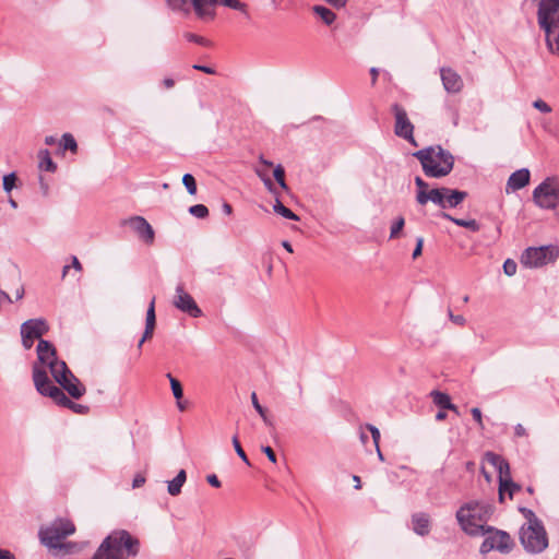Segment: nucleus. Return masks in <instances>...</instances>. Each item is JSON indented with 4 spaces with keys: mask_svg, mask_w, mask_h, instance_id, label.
Instances as JSON below:
<instances>
[{
    "mask_svg": "<svg viewBox=\"0 0 559 559\" xmlns=\"http://www.w3.org/2000/svg\"><path fill=\"white\" fill-rule=\"evenodd\" d=\"M493 513V507L485 501H469L456 511V520L461 528L471 536H480L493 531L486 525Z\"/></svg>",
    "mask_w": 559,
    "mask_h": 559,
    "instance_id": "nucleus-1",
    "label": "nucleus"
},
{
    "mask_svg": "<svg viewBox=\"0 0 559 559\" xmlns=\"http://www.w3.org/2000/svg\"><path fill=\"white\" fill-rule=\"evenodd\" d=\"M140 542L126 530L111 532L99 545L92 559H124L135 557Z\"/></svg>",
    "mask_w": 559,
    "mask_h": 559,
    "instance_id": "nucleus-2",
    "label": "nucleus"
},
{
    "mask_svg": "<svg viewBox=\"0 0 559 559\" xmlns=\"http://www.w3.org/2000/svg\"><path fill=\"white\" fill-rule=\"evenodd\" d=\"M423 167L424 174L430 178L448 176L454 167L453 154L441 145H431L413 153Z\"/></svg>",
    "mask_w": 559,
    "mask_h": 559,
    "instance_id": "nucleus-3",
    "label": "nucleus"
},
{
    "mask_svg": "<svg viewBox=\"0 0 559 559\" xmlns=\"http://www.w3.org/2000/svg\"><path fill=\"white\" fill-rule=\"evenodd\" d=\"M33 382L36 391L50 397L58 406L68 408L78 415H87L90 406L75 403L61 389L53 384L49 379L47 371L39 368L37 364L32 367Z\"/></svg>",
    "mask_w": 559,
    "mask_h": 559,
    "instance_id": "nucleus-4",
    "label": "nucleus"
},
{
    "mask_svg": "<svg viewBox=\"0 0 559 559\" xmlns=\"http://www.w3.org/2000/svg\"><path fill=\"white\" fill-rule=\"evenodd\" d=\"M537 3V23L545 32L547 48L559 55V0H535Z\"/></svg>",
    "mask_w": 559,
    "mask_h": 559,
    "instance_id": "nucleus-5",
    "label": "nucleus"
},
{
    "mask_svg": "<svg viewBox=\"0 0 559 559\" xmlns=\"http://www.w3.org/2000/svg\"><path fill=\"white\" fill-rule=\"evenodd\" d=\"M75 532L74 524L68 519H56L49 525L40 527L39 538L43 545L55 551L62 544V539Z\"/></svg>",
    "mask_w": 559,
    "mask_h": 559,
    "instance_id": "nucleus-6",
    "label": "nucleus"
},
{
    "mask_svg": "<svg viewBox=\"0 0 559 559\" xmlns=\"http://www.w3.org/2000/svg\"><path fill=\"white\" fill-rule=\"evenodd\" d=\"M53 380L59 384V389L68 393L73 400H80L86 393V386L70 370L67 364H57L52 367L51 373Z\"/></svg>",
    "mask_w": 559,
    "mask_h": 559,
    "instance_id": "nucleus-7",
    "label": "nucleus"
},
{
    "mask_svg": "<svg viewBox=\"0 0 559 559\" xmlns=\"http://www.w3.org/2000/svg\"><path fill=\"white\" fill-rule=\"evenodd\" d=\"M520 542L524 549L531 554H539L548 547V535L543 522L536 525H522Z\"/></svg>",
    "mask_w": 559,
    "mask_h": 559,
    "instance_id": "nucleus-8",
    "label": "nucleus"
},
{
    "mask_svg": "<svg viewBox=\"0 0 559 559\" xmlns=\"http://www.w3.org/2000/svg\"><path fill=\"white\" fill-rule=\"evenodd\" d=\"M559 258V247L555 245L530 247L521 255V263L531 269L542 267Z\"/></svg>",
    "mask_w": 559,
    "mask_h": 559,
    "instance_id": "nucleus-9",
    "label": "nucleus"
},
{
    "mask_svg": "<svg viewBox=\"0 0 559 559\" xmlns=\"http://www.w3.org/2000/svg\"><path fill=\"white\" fill-rule=\"evenodd\" d=\"M533 200L537 206L554 210L559 204V188L551 178H546L533 191Z\"/></svg>",
    "mask_w": 559,
    "mask_h": 559,
    "instance_id": "nucleus-10",
    "label": "nucleus"
},
{
    "mask_svg": "<svg viewBox=\"0 0 559 559\" xmlns=\"http://www.w3.org/2000/svg\"><path fill=\"white\" fill-rule=\"evenodd\" d=\"M391 110L395 118L394 133L406 140L411 145L418 146L414 138V124L408 119L405 108L395 103L391 106Z\"/></svg>",
    "mask_w": 559,
    "mask_h": 559,
    "instance_id": "nucleus-11",
    "label": "nucleus"
},
{
    "mask_svg": "<svg viewBox=\"0 0 559 559\" xmlns=\"http://www.w3.org/2000/svg\"><path fill=\"white\" fill-rule=\"evenodd\" d=\"M37 361L33 364L38 365L39 368H43L45 371V367L49 368L50 373H52V367L57 366V364H66V361L58 359L57 350L53 344L47 340L40 338L37 344Z\"/></svg>",
    "mask_w": 559,
    "mask_h": 559,
    "instance_id": "nucleus-12",
    "label": "nucleus"
},
{
    "mask_svg": "<svg viewBox=\"0 0 559 559\" xmlns=\"http://www.w3.org/2000/svg\"><path fill=\"white\" fill-rule=\"evenodd\" d=\"M173 304L177 309L188 313L192 318L202 316V310L199 308L193 297L185 290L182 284L177 285Z\"/></svg>",
    "mask_w": 559,
    "mask_h": 559,
    "instance_id": "nucleus-13",
    "label": "nucleus"
},
{
    "mask_svg": "<svg viewBox=\"0 0 559 559\" xmlns=\"http://www.w3.org/2000/svg\"><path fill=\"white\" fill-rule=\"evenodd\" d=\"M122 225H129L136 234L139 239L145 245H153L155 240V231L152 225L143 216H131L122 221Z\"/></svg>",
    "mask_w": 559,
    "mask_h": 559,
    "instance_id": "nucleus-14",
    "label": "nucleus"
},
{
    "mask_svg": "<svg viewBox=\"0 0 559 559\" xmlns=\"http://www.w3.org/2000/svg\"><path fill=\"white\" fill-rule=\"evenodd\" d=\"M441 81L444 90L450 94L460 93L463 90L464 83L461 75L452 68L440 69Z\"/></svg>",
    "mask_w": 559,
    "mask_h": 559,
    "instance_id": "nucleus-15",
    "label": "nucleus"
},
{
    "mask_svg": "<svg viewBox=\"0 0 559 559\" xmlns=\"http://www.w3.org/2000/svg\"><path fill=\"white\" fill-rule=\"evenodd\" d=\"M21 331L25 333L27 338H41L49 331V325L43 318L29 319L22 323Z\"/></svg>",
    "mask_w": 559,
    "mask_h": 559,
    "instance_id": "nucleus-16",
    "label": "nucleus"
},
{
    "mask_svg": "<svg viewBox=\"0 0 559 559\" xmlns=\"http://www.w3.org/2000/svg\"><path fill=\"white\" fill-rule=\"evenodd\" d=\"M531 173L527 168H521L512 173L507 181L506 191H516L530 183Z\"/></svg>",
    "mask_w": 559,
    "mask_h": 559,
    "instance_id": "nucleus-17",
    "label": "nucleus"
},
{
    "mask_svg": "<svg viewBox=\"0 0 559 559\" xmlns=\"http://www.w3.org/2000/svg\"><path fill=\"white\" fill-rule=\"evenodd\" d=\"M445 187L431 189L428 193L420 192L416 195V201L420 205H426L429 201L439 205L441 209H445Z\"/></svg>",
    "mask_w": 559,
    "mask_h": 559,
    "instance_id": "nucleus-18",
    "label": "nucleus"
},
{
    "mask_svg": "<svg viewBox=\"0 0 559 559\" xmlns=\"http://www.w3.org/2000/svg\"><path fill=\"white\" fill-rule=\"evenodd\" d=\"M484 459L487 463H489L497 469L499 480L504 476H509L510 465L508 461L503 459L500 454H497L492 451H487L484 454Z\"/></svg>",
    "mask_w": 559,
    "mask_h": 559,
    "instance_id": "nucleus-19",
    "label": "nucleus"
},
{
    "mask_svg": "<svg viewBox=\"0 0 559 559\" xmlns=\"http://www.w3.org/2000/svg\"><path fill=\"white\" fill-rule=\"evenodd\" d=\"M489 533L493 538V546L497 550L506 554L512 549L513 542L507 532L493 528V531Z\"/></svg>",
    "mask_w": 559,
    "mask_h": 559,
    "instance_id": "nucleus-20",
    "label": "nucleus"
},
{
    "mask_svg": "<svg viewBox=\"0 0 559 559\" xmlns=\"http://www.w3.org/2000/svg\"><path fill=\"white\" fill-rule=\"evenodd\" d=\"M412 525L414 532L419 536H426L430 532L429 515L424 512L415 513L412 515Z\"/></svg>",
    "mask_w": 559,
    "mask_h": 559,
    "instance_id": "nucleus-21",
    "label": "nucleus"
},
{
    "mask_svg": "<svg viewBox=\"0 0 559 559\" xmlns=\"http://www.w3.org/2000/svg\"><path fill=\"white\" fill-rule=\"evenodd\" d=\"M191 2L198 17H214L215 13L212 8L218 3V0H191Z\"/></svg>",
    "mask_w": 559,
    "mask_h": 559,
    "instance_id": "nucleus-22",
    "label": "nucleus"
},
{
    "mask_svg": "<svg viewBox=\"0 0 559 559\" xmlns=\"http://www.w3.org/2000/svg\"><path fill=\"white\" fill-rule=\"evenodd\" d=\"M520 490L521 486L512 480L510 473L509 476H504L499 480V501H503L506 493L512 499L514 493Z\"/></svg>",
    "mask_w": 559,
    "mask_h": 559,
    "instance_id": "nucleus-23",
    "label": "nucleus"
},
{
    "mask_svg": "<svg viewBox=\"0 0 559 559\" xmlns=\"http://www.w3.org/2000/svg\"><path fill=\"white\" fill-rule=\"evenodd\" d=\"M444 191H445V193H444L445 209L447 207H456L468 195L466 191H462V190H453V189H450V188H445Z\"/></svg>",
    "mask_w": 559,
    "mask_h": 559,
    "instance_id": "nucleus-24",
    "label": "nucleus"
},
{
    "mask_svg": "<svg viewBox=\"0 0 559 559\" xmlns=\"http://www.w3.org/2000/svg\"><path fill=\"white\" fill-rule=\"evenodd\" d=\"M440 217H442L443 219L450 221L460 227L467 228L474 233H476L480 229V225L476 219L456 218L447 212H441Z\"/></svg>",
    "mask_w": 559,
    "mask_h": 559,
    "instance_id": "nucleus-25",
    "label": "nucleus"
},
{
    "mask_svg": "<svg viewBox=\"0 0 559 559\" xmlns=\"http://www.w3.org/2000/svg\"><path fill=\"white\" fill-rule=\"evenodd\" d=\"M156 324V314H155V298L148 305L146 311V321H145V330H144V338H151Z\"/></svg>",
    "mask_w": 559,
    "mask_h": 559,
    "instance_id": "nucleus-26",
    "label": "nucleus"
},
{
    "mask_svg": "<svg viewBox=\"0 0 559 559\" xmlns=\"http://www.w3.org/2000/svg\"><path fill=\"white\" fill-rule=\"evenodd\" d=\"M187 474L185 469H180L177 476L168 481L167 491L170 496H178L181 492V488L186 483Z\"/></svg>",
    "mask_w": 559,
    "mask_h": 559,
    "instance_id": "nucleus-27",
    "label": "nucleus"
},
{
    "mask_svg": "<svg viewBox=\"0 0 559 559\" xmlns=\"http://www.w3.org/2000/svg\"><path fill=\"white\" fill-rule=\"evenodd\" d=\"M39 164L38 167L40 170H45L48 173H55L57 169L56 163L50 157V152L47 148L40 150L38 152Z\"/></svg>",
    "mask_w": 559,
    "mask_h": 559,
    "instance_id": "nucleus-28",
    "label": "nucleus"
},
{
    "mask_svg": "<svg viewBox=\"0 0 559 559\" xmlns=\"http://www.w3.org/2000/svg\"><path fill=\"white\" fill-rule=\"evenodd\" d=\"M312 11L314 14H317L318 16H320V19L326 24V25H331L334 23V21L336 20V15L335 13L330 10L329 8L324 7V5H314L312 8Z\"/></svg>",
    "mask_w": 559,
    "mask_h": 559,
    "instance_id": "nucleus-29",
    "label": "nucleus"
},
{
    "mask_svg": "<svg viewBox=\"0 0 559 559\" xmlns=\"http://www.w3.org/2000/svg\"><path fill=\"white\" fill-rule=\"evenodd\" d=\"M430 396L432 397L433 403L441 409H447L451 405V397L444 392L433 390L431 391Z\"/></svg>",
    "mask_w": 559,
    "mask_h": 559,
    "instance_id": "nucleus-30",
    "label": "nucleus"
},
{
    "mask_svg": "<svg viewBox=\"0 0 559 559\" xmlns=\"http://www.w3.org/2000/svg\"><path fill=\"white\" fill-rule=\"evenodd\" d=\"M166 377L169 380L170 388H171L175 399L177 401H180L183 396V389H182L180 381L178 379L174 378L170 373H167ZM178 407L180 409H183V406L181 405L180 402H178Z\"/></svg>",
    "mask_w": 559,
    "mask_h": 559,
    "instance_id": "nucleus-31",
    "label": "nucleus"
},
{
    "mask_svg": "<svg viewBox=\"0 0 559 559\" xmlns=\"http://www.w3.org/2000/svg\"><path fill=\"white\" fill-rule=\"evenodd\" d=\"M273 210L284 218L290 221H299V216L295 214L290 209L286 207L278 199H276L275 204L273 205Z\"/></svg>",
    "mask_w": 559,
    "mask_h": 559,
    "instance_id": "nucleus-32",
    "label": "nucleus"
},
{
    "mask_svg": "<svg viewBox=\"0 0 559 559\" xmlns=\"http://www.w3.org/2000/svg\"><path fill=\"white\" fill-rule=\"evenodd\" d=\"M251 402L254 409L258 412V414L263 419L264 424L267 426H273L272 421L266 415V409L259 403L258 396L255 392L251 393Z\"/></svg>",
    "mask_w": 559,
    "mask_h": 559,
    "instance_id": "nucleus-33",
    "label": "nucleus"
},
{
    "mask_svg": "<svg viewBox=\"0 0 559 559\" xmlns=\"http://www.w3.org/2000/svg\"><path fill=\"white\" fill-rule=\"evenodd\" d=\"M60 146L63 151H71L72 153H75L78 150V143L72 134L64 133L60 140Z\"/></svg>",
    "mask_w": 559,
    "mask_h": 559,
    "instance_id": "nucleus-34",
    "label": "nucleus"
},
{
    "mask_svg": "<svg viewBox=\"0 0 559 559\" xmlns=\"http://www.w3.org/2000/svg\"><path fill=\"white\" fill-rule=\"evenodd\" d=\"M218 3L230 9L238 10L249 17L248 5L239 0H218Z\"/></svg>",
    "mask_w": 559,
    "mask_h": 559,
    "instance_id": "nucleus-35",
    "label": "nucleus"
},
{
    "mask_svg": "<svg viewBox=\"0 0 559 559\" xmlns=\"http://www.w3.org/2000/svg\"><path fill=\"white\" fill-rule=\"evenodd\" d=\"M519 511L521 514L526 519V523L524 525H536L537 523H540L542 521L536 516L533 510L520 507Z\"/></svg>",
    "mask_w": 559,
    "mask_h": 559,
    "instance_id": "nucleus-36",
    "label": "nucleus"
},
{
    "mask_svg": "<svg viewBox=\"0 0 559 559\" xmlns=\"http://www.w3.org/2000/svg\"><path fill=\"white\" fill-rule=\"evenodd\" d=\"M182 183L186 187L189 194L194 195L197 193V182L191 174L183 175Z\"/></svg>",
    "mask_w": 559,
    "mask_h": 559,
    "instance_id": "nucleus-37",
    "label": "nucleus"
},
{
    "mask_svg": "<svg viewBox=\"0 0 559 559\" xmlns=\"http://www.w3.org/2000/svg\"><path fill=\"white\" fill-rule=\"evenodd\" d=\"M405 225V219L403 216H399L391 226L390 231V239L397 238L400 236V233L402 231L403 227Z\"/></svg>",
    "mask_w": 559,
    "mask_h": 559,
    "instance_id": "nucleus-38",
    "label": "nucleus"
},
{
    "mask_svg": "<svg viewBox=\"0 0 559 559\" xmlns=\"http://www.w3.org/2000/svg\"><path fill=\"white\" fill-rule=\"evenodd\" d=\"M189 213L198 218H205L209 216V209L204 204H195L189 207Z\"/></svg>",
    "mask_w": 559,
    "mask_h": 559,
    "instance_id": "nucleus-39",
    "label": "nucleus"
},
{
    "mask_svg": "<svg viewBox=\"0 0 559 559\" xmlns=\"http://www.w3.org/2000/svg\"><path fill=\"white\" fill-rule=\"evenodd\" d=\"M16 175L15 173H10L8 175H5L3 177V180H2V186H3V190L7 192V193H10L12 191V189L14 188L15 186V181H16Z\"/></svg>",
    "mask_w": 559,
    "mask_h": 559,
    "instance_id": "nucleus-40",
    "label": "nucleus"
},
{
    "mask_svg": "<svg viewBox=\"0 0 559 559\" xmlns=\"http://www.w3.org/2000/svg\"><path fill=\"white\" fill-rule=\"evenodd\" d=\"M273 176H274L275 180L277 181V183L281 186V188H283L285 190L288 188L285 182V170L282 165H277L274 168Z\"/></svg>",
    "mask_w": 559,
    "mask_h": 559,
    "instance_id": "nucleus-41",
    "label": "nucleus"
},
{
    "mask_svg": "<svg viewBox=\"0 0 559 559\" xmlns=\"http://www.w3.org/2000/svg\"><path fill=\"white\" fill-rule=\"evenodd\" d=\"M233 445H234V449H235L237 455L241 459V461L243 463H246L247 465H250L249 459H248L246 452L243 451L237 436L233 437Z\"/></svg>",
    "mask_w": 559,
    "mask_h": 559,
    "instance_id": "nucleus-42",
    "label": "nucleus"
},
{
    "mask_svg": "<svg viewBox=\"0 0 559 559\" xmlns=\"http://www.w3.org/2000/svg\"><path fill=\"white\" fill-rule=\"evenodd\" d=\"M167 5L173 11H188V0H167Z\"/></svg>",
    "mask_w": 559,
    "mask_h": 559,
    "instance_id": "nucleus-43",
    "label": "nucleus"
},
{
    "mask_svg": "<svg viewBox=\"0 0 559 559\" xmlns=\"http://www.w3.org/2000/svg\"><path fill=\"white\" fill-rule=\"evenodd\" d=\"M185 38L189 41H192V43H195L198 45H201V46H210L211 43L210 40H207L206 38L202 37V36H199L197 34H193V33H185Z\"/></svg>",
    "mask_w": 559,
    "mask_h": 559,
    "instance_id": "nucleus-44",
    "label": "nucleus"
},
{
    "mask_svg": "<svg viewBox=\"0 0 559 559\" xmlns=\"http://www.w3.org/2000/svg\"><path fill=\"white\" fill-rule=\"evenodd\" d=\"M79 548H78V545L75 543H62L58 549L56 550L55 555H58L59 552H63V554H72L74 551H76Z\"/></svg>",
    "mask_w": 559,
    "mask_h": 559,
    "instance_id": "nucleus-45",
    "label": "nucleus"
},
{
    "mask_svg": "<svg viewBox=\"0 0 559 559\" xmlns=\"http://www.w3.org/2000/svg\"><path fill=\"white\" fill-rule=\"evenodd\" d=\"M493 549H496V548L493 546V538L491 537V534H490L481 543L479 551L485 555V554L490 552Z\"/></svg>",
    "mask_w": 559,
    "mask_h": 559,
    "instance_id": "nucleus-46",
    "label": "nucleus"
},
{
    "mask_svg": "<svg viewBox=\"0 0 559 559\" xmlns=\"http://www.w3.org/2000/svg\"><path fill=\"white\" fill-rule=\"evenodd\" d=\"M518 265L512 259H507L503 263V272L508 276H512L516 273Z\"/></svg>",
    "mask_w": 559,
    "mask_h": 559,
    "instance_id": "nucleus-47",
    "label": "nucleus"
},
{
    "mask_svg": "<svg viewBox=\"0 0 559 559\" xmlns=\"http://www.w3.org/2000/svg\"><path fill=\"white\" fill-rule=\"evenodd\" d=\"M415 185L417 187L416 195H419L420 192L428 193L430 190H428L429 185L421 177L417 176L415 177Z\"/></svg>",
    "mask_w": 559,
    "mask_h": 559,
    "instance_id": "nucleus-48",
    "label": "nucleus"
},
{
    "mask_svg": "<svg viewBox=\"0 0 559 559\" xmlns=\"http://www.w3.org/2000/svg\"><path fill=\"white\" fill-rule=\"evenodd\" d=\"M533 107L543 114L551 112V107L540 98L533 102Z\"/></svg>",
    "mask_w": 559,
    "mask_h": 559,
    "instance_id": "nucleus-49",
    "label": "nucleus"
},
{
    "mask_svg": "<svg viewBox=\"0 0 559 559\" xmlns=\"http://www.w3.org/2000/svg\"><path fill=\"white\" fill-rule=\"evenodd\" d=\"M448 317L454 324L460 326H463L466 322L462 314H454L450 308L448 309Z\"/></svg>",
    "mask_w": 559,
    "mask_h": 559,
    "instance_id": "nucleus-50",
    "label": "nucleus"
},
{
    "mask_svg": "<svg viewBox=\"0 0 559 559\" xmlns=\"http://www.w3.org/2000/svg\"><path fill=\"white\" fill-rule=\"evenodd\" d=\"M366 428L371 432V438L373 440L374 447L378 448L379 441H380V431H379V429L376 426L371 425V424H367Z\"/></svg>",
    "mask_w": 559,
    "mask_h": 559,
    "instance_id": "nucleus-51",
    "label": "nucleus"
},
{
    "mask_svg": "<svg viewBox=\"0 0 559 559\" xmlns=\"http://www.w3.org/2000/svg\"><path fill=\"white\" fill-rule=\"evenodd\" d=\"M471 413H472L474 420L478 424V427L480 429H484L481 411L478 407H474L471 409Z\"/></svg>",
    "mask_w": 559,
    "mask_h": 559,
    "instance_id": "nucleus-52",
    "label": "nucleus"
},
{
    "mask_svg": "<svg viewBox=\"0 0 559 559\" xmlns=\"http://www.w3.org/2000/svg\"><path fill=\"white\" fill-rule=\"evenodd\" d=\"M257 175L261 178V180L263 181L264 186L270 190L272 191L274 185H273V181L272 179L264 175L262 171H260L259 169H257Z\"/></svg>",
    "mask_w": 559,
    "mask_h": 559,
    "instance_id": "nucleus-53",
    "label": "nucleus"
},
{
    "mask_svg": "<svg viewBox=\"0 0 559 559\" xmlns=\"http://www.w3.org/2000/svg\"><path fill=\"white\" fill-rule=\"evenodd\" d=\"M423 246H424V238L423 237H418L417 240H416V247L413 251V259H417L421 252H423Z\"/></svg>",
    "mask_w": 559,
    "mask_h": 559,
    "instance_id": "nucleus-54",
    "label": "nucleus"
},
{
    "mask_svg": "<svg viewBox=\"0 0 559 559\" xmlns=\"http://www.w3.org/2000/svg\"><path fill=\"white\" fill-rule=\"evenodd\" d=\"M261 450L272 463H276V454L271 447L263 445Z\"/></svg>",
    "mask_w": 559,
    "mask_h": 559,
    "instance_id": "nucleus-55",
    "label": "nucleus"
},
{
    "mask_svg": "<svg viewBox=\"0 0 559 559\" xmlns=\"http://www.w3.org/2000/svg\"><path fill=\"white\" fill-rule=\"evenodd\" d=\"M324 1L335 9L344 8L348 2V0H324Z\"/></svg>",
    "mask_w": 559,
    "mask_h": 559,
    "instance_id": "nucleus-56",
    "label": "nucleus"
},
{
    "mask_svg": "<svg viewBox=\"0 0 559 559\" xmlns=\"http://www.w3.org/2000/svg\"><path fill=\"white\" fill-rule=\"evenodd\" d=\"M145 484V477L141 474H138L135 475V477L133 478V481H132V487L133 488H140L141 486H143Z\"/></svg>",
    "mask_w": 559,
    "mask_h": 559,
    "instance_id": "nucleus-57",
    "label": "nucleus"
},
{
    "mask_svg": "<svg viewBox=\"0 0 559 559\" xmlns=\"http://www.w3.org/2000/svg\"><path fill=\"white\" fill-rule=\"evenodd\" d=\"M206 480L211 486L215 488H219L222 485L218 477L215 474L207 475Z\"/></svg>",
    "mask_w": 559,
    "mask_h": 559,
    "instance_id": "nucleus-58",
    "label": "nucleus"
},
{
    "mask_svg": "<svg viewBox=\"0 0 559 559\" xmlns=\"http://www.w3.org/2000/svg\"><path fill=\"white\" fill-rule=\"evenodd\" d=\"M192 68L194 70L202 71V72L207 73V74H215V70L213 68H211V67H207V66L193 64Z\"/></svg>",
    "mask_w": 559,
    "mask_h": 559,
    "instance_id": "nucleus-59",
    "label": "nucleus"
},
{
    "mask_svg": "<svg viewBox=\"0 0 559 559\" xmlns=\"http://www.w3.org/2000/svg\"><path fill=\"white\" fill-rule=\"evenodd\" d=\"M21 336H22V344L24 346L25 349H29L32 348L33 344H34V341L35 338H27L25 336V333L21 331Z\"/></svg>",
    "mask_w": 559,
    "mask_h": 559,
    "instance_id": "nucleus-60",
    "label": "nucleus"
},
{
    "mask_svg": "<svg viewBox=\"0 0 559 559\" xmlns=\"http://www.w3.org/2000/svg\"><path fill=\"white\" fill-rule=\"evenodd\" d=\"M514 435L516 437H525L527 435L526 429L523 427V425L518 424L514 427Z\"/></svg>",
    "mask_w": 559,
    "mask_h": 559,
    "instance_id": "nucleus-61",
    "label": "nucleus"
},
{
    "mask_svg": "<svg viewBox=\"0 0 559 559\" xmlns=\"http://www.w3.org/2000/svg\"><path fill=\"white\" fill-rule=\"evenodd\" d=\"M370 74H371V84L374 85L377 83V80H378V75H379V69L378 68H371L370 69Z\"/></svg>",
    "mask_w": 559,
    "mask_h": 559,
    "instance_id": "nucleus-62",
    "label": "nucleus"
},
{
    "mask_svg": "<svg viewBox=\"0 0 559 559\" xmlns=\"http://www.w3.org/2000/svg\"><path fill=\"white\" fill-rule=\"evenodd\" d=\"M0 559H14L9 550L0 549Z\"/></svg>",
    "mask_w": 559,
    "mask_h": 559,
    "instance_id": "nucleus-63",
    "label": "nucleus"
},
{
    "mask_svg": "<svg viewBox=\"0 0 559 559\" xmlns=\"http://www.w3.org/2000/svg\"><path fill=\"white\" fill-rule=\"evenodd\" d=\"M163 84L166 88H171L175 85V81L170 78H166L163 80Z\"/></svg>",
    "mask_w": 559,
    "mask_h": 559,
    "instance_id": "nucleus-64",
    "label": "nucleus"
}]
</instances>
